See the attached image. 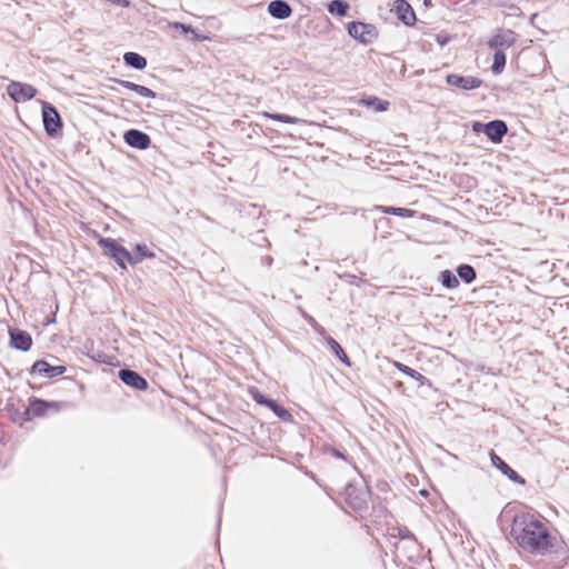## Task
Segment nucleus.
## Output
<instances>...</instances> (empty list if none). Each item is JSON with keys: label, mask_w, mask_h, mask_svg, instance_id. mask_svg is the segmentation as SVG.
I'll list each match as a JSON object with an SVG mask.
<instances>
[{"label": "nucleus", "mask_w": 569, "mask_h": 569, "mask_svg": "<svg viewBox=\"0 0 569 569\" xmlns=\"http://www.w3.org/2000/svg\"><path fill=\"white\" fill-rule=\"evenodd\" d=\"M136 92L138 94H140L141 97H144V98H150V99H153L156 98V92L152 91L151 89L144 87V86H141V84H138L137 89H136Z\"/></svg>", "instance_id": "nucleus-32"}, {"label": "nucleus", "mask_w": 569, "mask_h": 569, "mask_svg": "<svg viewBox=\"0 0 569 569\" xmlns=\"http://www.w3.org/2000/svg\"><path fill=\"white\" fill-rule=\"evenodd\" d=\"M7 93L14 102L20 103L33 99L37 94V89L28 83L11 81L7 87Z\"/></svg>", "instance_id": "nucleus-7"}, {"label": "nucleus", "mask_w": 569, "mask_h": 569, "mask_svg": "<svg viewBox=\"0 0 569 569\" xmlns=\"http://www.w3.org/2000/svg\"><path fill=\"white\" fill-rule=\"evenodd\" d=\"M397 537L401 540H412L417 541L416 536L407 528V527H397Z\"/></svg>", "instance_id": "nucleus-31"}, {"label": "nucleus", "mask_w": 569, "mask_h": 569, "mask_svg": "<svg viewBox=\"0 0 569 569\" xmlns=\"http://www.w3.org/2000/svg\"><path fill=\"white\" fill-rule=\"evenodd\" d=\"M327 343L331 351L341 360V362L350 366L348 356L346 355L341 346L332 337L327 338Z\"/></svg>", "instance_id": "nucleus-25"}, {"label": "nucleus", "mask_w": 569, "mask_h": 569, "mask_svg": "<svg viewBox=\"0 0 569 569\" xmlns=\"http://www.w3.org/2000/svg\"><path fill=\"white\" fill-rule=\"evenodd\" d=\"M262 261H263V263H264L266 266L270 267V266L272 264L273 259H272V257H271V256H267V257H264V258H263V260H262Z\"/></svg>", "instance_id": "nucleus-38"}, {"label": "nucleus", "mask_w": 569, "mask_h": 569, "mask_svg": "<svg viewBox=\"0 0 569 569\" xmlns=\"http://www.w3.org/2000/svg\"><path fill=\"white\" fill-rule=\"evenodd\" d=\"M67 371L64 366H52L47 360L40 359L36 361L31 369V375H37L46 378H54L63 375Z\"/></svg>", "instance_id": "nucleus-10"}, {"label": "nucleus", "mask_w": 569, "mask_h": 569, "mask_svg": "<svg viewBox=\"0 0 569 569\" xmlns=\"http://www.w3.org/2000/svg\"><path fill=\"white\" fill-rule=\"evenodd\" d=\"M192 36V40H203L204 37H201L194 29L193 32H189Z\"/></svg>", "instance_id": "nucleus-37"}, {"label": "nucleus", "mask_w": 569, "mask_h": 569, "mask_svg": "<svg viewBox=\"0 0 569 569\" xmlns=\"http://www.w3.org/2000/svg\"><path fill=\"white\" fill-rule=\"evenodd\" d=\"M438 41H439L440 44L443 46L445 43H447L448 39L447 38L440 39V37H438Z\"/></svg>", "instance_id": "nucleus-41"}, {"label": "nucleus", "mask_w": 569, "mask_h": 569, "mask_svg": "<svg viewBox=\"0 0 569 569\" xmlns=\"http://www.w3.org/2000/svg\"><path fill=\"white\" fill-rule=\"evenodd\" d=\"M250 395L252 397V399L259 403V405H262V406H268V403L271 401V399L267 398L264 395H262L258 389L256 388H252L250 390Z\"/></svg>", "instance_id": "nucleus-30"}, {"label": "nucleus", "mask_w": 569, "mask_h": 569, "mask_svg": "<svg viewBox=\"0 0 569 569\" xmlns=\"http://www.w3.org/2000/svg\"><path fill=\"white\" fill-rule=\"evenodd\" d=\"M303 317L310 322V323H313L315 322V319L310 316H307L305 312H303Z\"/></svg>", "instance_id": "nucleus-40"}, {"label": "nucleus", "mask_w": 569, "mask_h": 569, "mask_svg": "<svg viewBox=\"0 0 569 569\" xmlns=\"http://www.w3.org/2000/svg\"><path fill=\"white\" fill-rule=\"evenodd\" d=\"M472 131L476 132V133H485L486 131V123H482V122H473L472 123Z\"/></svg>", "instance_id": "nucleus-35"}, {"label": "nucleus", "mask_w": 569, "mask_h": 569, "mask_svg": "<svg viewBox=\"0 0 569 569\" xmlns=\"http://www.w3.org/2000/svg\"><path fill=\"white\" fill-rule=\"evenodd\" d=\"M114 81L120 84L121 87L126 88V89H129L131 91H134L136 92V89L138 87L137 83L134 82H131V81H128V80H120V79H114Z\"/></svg>", "instance_id": "nucleus-33"}, {"label": "nucleus", "mask_w": 569, "mask_h": 569, "mask_svg": "<svg viewBox=\"0 0 569 569\" xmlns=\"http://www.w3.org/2000/svg\"><path fill=\"white\" fill-rule=\"evenodd\" d=\"M327 10L330 14L345 17L349 10V3L345 0H332L328 3Z\"/></svg>", "instance_id": "nucleus-21"}, {"label": "nucleus", "mask_w": 569, "mask_h": 569, "mask_svg": "<svg viewBox=\"0 0 569 569\" xmlns=\"http://www.w3.org/2000/svg\"><path fill=\"white\" fill-rule=\"evenodd\" d=\"M268 12L272 18L283 20L291 16L292 9L284 0H273L268 4Z\"/></svg>", "instance_id": "nucleus-17"}, {"label": "nucleus", "mask_w": 569, "mask_h": 569, "mask_svg": "<svg viewBox=\"0 0 569 569\" xmlns=\"http://www.w3.org/2000/svg\"><path fill=\"white\" fill-rule=\"evenodd\" d=\"M10 346L17 350L28 351L32 347V338L29 332L20 329H10Z\"/></svg>", "instance_id": "nucleus-13"}, {"label": "nucleus", "mask_w": 569, "mask_h": 569, "mask_svg": "<svg viewBox=\"0 0 569 569\" xmlns=\"http://www.w3.org/2000/svg\"><path fill=\"white\" fill-rule=\"evenodd\" d=\"M267 408H269L281 420L288 421L291 418V413L284 407L280 406L276 400L271 399Z\"/></svg>", "instance_id": "nucleus-27"}, {"label": "nucleus", "mask_w": 569, "mask_h": 569, "mask_svg": "<svg viewBox=\"0 0 569 569\" xmlns=\"http://www.w3.org/2000/svg\"><path fill=\"white\" fill-rule=\"evenodd\" d=\"M119 379L127 386L136 390H146L148 388L147 380L137 371L131 369H121L119 371Z\"/></svg>", "instance_id": "nucleus-14"}, {"label": "nucleus", "mask_w": 569, "mask_h": 569, "mask_svg": "<svg viewBox=\"0 0 569 569\" xmlns=\"http://www.w3.org/2000/svg\"><path fill=\"white\" fill-rule=\"evenodd\" d=\"M510 533L521 549L536 556L552 552L557 545L548 522L532 513L516 515Z\"/></svg>", "instance_id": "nucleus-1"}, {"label": "nucleus", "mask_w": 569, "mask_h": 569, "mask_svg": "<svg viewBox=\"0 0 569 569\" xmlns=\"http://www.w3.org/2000/svg\"><path fill=\"white\" fill-rule=\"evenodd\" d=\"M517 41V34L510 29L499 28L495 31L487 44L495 51H503L512 47Z\"/></svg>", "instance_id": "nucleus-5"}, {"label": "nucleus", "mask_w": 569, "mask_h": 569, "mask_svg": "<svg viewBox=\"0 0 569 569\" xmlns=\"http://www.w3.org/2000/svg\"><path fill=\"white\" fill-rule=\"evenodd\" d=\"M174 29H180L182 33L189 34V32H193V28L188 24H183L181 22H174L173 23Z\"/></svg>", "instance_id": "nucleus-34"}, {"label": "nucleus", "mask_w": 569, "mask_h": 569, "mask_svg": "<svg viewBox=\"0 0 569 569\" xmlns=\"http://www.w3.org/2000/svg\"><path fill=\"white\" fill-rule=\"evenodd\" d=\"M257 243H259L260 246H262V242H266L267 246H270L269 241L267 240V238L263 236L262 231H259L257 234H256V240H254Z\"/></svg>", "instance_id": "nucleus-36"}, {"label": "nucleus", "mask_w": 569, "mask_h": 569, "mask_svg": "<svg viewBox=\"0 0 569 569\" xmlns=\"http://www.w3.org/2000/svg\"><path fill=\"white\" fill-rule=\"evenodd\" d=\"M267 117L274 119L277 121L286 122V123H297L299 121L298 118L291 117L283 113H264Z\"/></svg>", "instance_id": "nucleus-29"}, {"label": "nucleus", "mask_w": 569, "mask_h": 569, "mask_svg": "<svg viewBox=\"0 0 569 569\" xmlns=\"http://www.w3.org/2000/svg\"><path fill=\"white\" fill-rule=\"evenodd\" d=\"M345 497L347 503L355 510H362L367 507L369 499V491L365 488H357L353 485H348L345 489Z\"/></svg>", "instance_id": "nucleus-8"}, {"label": "nucleus", "mask_w": 569, "mask_h": 569, "mask_svg": "<svg viewBox=\"0 0 569 569\" xmlns=\"http://www.w3.org/2000/svg\"><path fill=\"white\" fill-rule=\"evenodd\" d=\"M61 409V403L57 401H47L39 398L30 399L29 406L24 410V420L32 418H40L47 416L49 412H58Z\"/></svg>", "instance_id": "nucleus-2"}, {"label": "nucleus", "mask_w": 569, "mask_h": 569, "mask_svg": "<svg viewBox=\"0 0 569 569\" xmlns=\"http://www.w3.org/2000/svg\"><path fill=\"white\" fill-rule=\"evenodd\" d=\"M333 456L337 458H345L342 453H340L338 450L332 451Z\"/></svg>", "instance_id": "nucleus-39"}, {"label": "nucleus", "mask_w": 569, "mask_h": 569, "mask_svg": "<svg viewBox=\"0 0 569 569\" xmlns=\"http://www.w3.org/2000/svg\"><path fill=\"white\" fill-rule=\"evenodd\" d=\"M446 82L449 86L457 87L462 90H475L481 87L482 80L472 76H461L457 73H450L446 78Z\"/></svg>", "instance_id": "nucleus-9"}, {"label": "nucleus", "mask_w": 569, "mask_h": 569, "mask_svg": "<svg viewBox=\"0 0 569 569\" xmlns=\"http://www.w3.org/2000/svg\"><path fill=\"white\" fill-rule=\"evenodd\" d=\"M377 211H380L386 214H393L401 218H412L416 214L415 210L408 208H397V207H387V206H376L373 208Z\"/></svg>", "instance_id": "nucleus-19"}, {"label": "nucleus", "mask_w": 569, "mask_h": 569, "mask_svg": "<svg viewBox=\"0 0 569 569\" xmlns=\"http://www.w3.org/2000/svg\"><path fill=\"white\" fill-rule=\"evenodd\" d=\"M457 274L466 283H471L477 277L475 268L467 263L460 264L457 268Z\"/></svg>", "instance_id": "nucleus-23"}, {"label": "nucleus", "mask_w": 569, "mask_h": 569, "mask_svg": "<svg viewBox=\"0 0 569 569\" xmlns=\"http://www.w3.org/2000/svg\"><path fill=\"white\" fill-rule=\"evenodd\" d=\"M348 33L363 44L371 43L378 37L377 28L370 23L352 21L348 23Z\"/></svg>", "instance_id": "nucleus-3"}, {"label": "nucleus", "mask_w": 569, "mask_h": 569, "mask_svg": "<svg viewBox=\"0 0 569 569\" xmlns=\"http://www.w3.org/2000/svg\"><path fill=\"white\" fill-rule=\"evenodd\" d=\"M106 253L110 256L120 268L126 269V261L129 262V250L119 244L114 239L104 238L100 240Z\"/></svg>", "instance_id": "nucleus-6"}, {"label": "nucleus", "mask_w": 569, "mask_h": 569, "mask_svg": "<svg viewBox=\"0 0 569 569\" xmlns=\"http://www.w3.org/2000/svg\"><path fill=\"white\" fill-rule=\"evenodd\" d=\"M366 104L372 107L376 111H386L389 107L388 101L380 100L378 98H370L365 100Z\"/></svg>", "instance_id": "nucleus-28"}, {"label": "nucleus", "mask_w": 569, "mask_h": 569, "mask_svg": "<svg viewBox=\"0 0 569 569\" xmlns=\"http://www.w3.org/2000/svg\"><path fill=\"white\" fill-rule=\"evenodd\" d=\"M506 61H507V58H506V54L503 51H495L493 53V63L491 66V71L495 73V74H500L503 69H505V66H506Z\"/></svg>", "instance_id": "nucleus-26"}, {"label": "nucleus", "mask_w": 569, "mask_h": 569, "mask_svg": "<svg viewBox=\"0 0 569 569\" xmlns=\"http://www.w3.org/2000/svg\"><path fill=\"white\" fill-rule=\"evenodd\" d=\"M491 463L495 468L501 471L508 479L518 485H525L526 480L517 471H515L502 458H500L493 450L489 453Z\"/></svg>", "instance_id": "nucleus-11"}, {"label": "nucleus", "mask_w": 569, "mask_h": 569, "mask_svg": "<svg viewBox=\"0 0 569 569\" xmlns=\"http://www.w3.org/2000/svg\"><path fill=\"white\" fill-rule=\"evenodd\" d=\"M423 4H425L426 7L431 6V0H423Z\"/></svg>", "instance_id": "nucleus-42"}, {"label": "nucleus", "mask_w": 569, "mask_h": 569, "mask_svg": "<svg viewBox=\"0 0 569 569\" xmlns=\"http://www.w3.org/2000/svg\"><path fill=\"white\" fill-rule=\"evenodd\" d=\"M42 121L48 136L54 137L62 129V121L57 109L49 102L42 103Z\"/></svg>", "instance_id": "nucleus-4"}, {"label": "nucleus", "mask_w": 569, "mask_h": 569, "mask_svg": "<svg viewBox=\"0 0 569 569\" xmlns=\"http://www.w3.org/2000/svg\"><path fill=\"white\" fill-rule=\"evenodd\" d=\"M124 63L136 70H143L147 67V59L137 52H127L123 56Z\"/></svg>", "instance_id": "nucleus-20"}, {"label": "nucleus", "mask_w": 569, "mask_h": 569, "mask_svg": "<svg viewBox=\"0 0 569 569\" xmlns=\"http://www.w3.org/2000/svg\"><path fill=\"white\" fill-rule=\"evenodd\" d=\"M439 281L447 289H456L459 286L458 277L451 270L441 271Z\"/></svg>", "instance_id": "nucleus-22"}, {"label": "nucleus", "mask_w": 569, "mask_h": 569, "mask_svg": "<svg viewBox=\"0 0 569 569\" xmlns=\"http://www.w3.org/2000/svg\"><path fill=\"white\" fill-rule=\"evenodd\" d=\"M124 142L131 148L146 150L151 144L150 137L138 129H129L123 134Z\"/></svg>", "instance_id": "nucleus-12"}, {"label": "nucleus", "mask_w": 569, "mask_h": 569, "mask_svg": "<svg viewBox=\"0 0 569 569\" xmlns=\"http://www.w3.org/2000/svg\"><path fill=\"white\" fill-rule=\"evenodd\" d=\"M396 367L401 371L403 372L405 375L411 377L412 379L417 380L421 386L426 385L428 382V379L421 375L420 372H418L417 370L403 365V363H400V362H396Z\"/></svg>", "instance_id": "nucleus-24"}, {"label": "nucleus", "mask_w": 569, "mask_h": 569, "mask_svg": "<svg viewBox=\"0 0 569 569\" xmlns=\"http://www.w3.org/2000/svg\"><path fill=\"white\" fill-rule=\"evenodd\" d=\"M154 253L146 244H136L132 251H129V263L137 264L146 258H153Z\"/></svg>", "instance_id": "nucleus-18"}, {"label": "nucleus", "mask_w": 569, "mask_h": 569, "mask_svg": "<svg viewBox=\"0 0 569 569\" xmlns=\"http://www.w3.org/2000/svg\"><path fill=\"white\" fill-rule=\"evenodd\" d=\"M507 132L508 127L502 120H492L486 123L485 134L493 143H500Z\"/></svg>", "instance_id": "nucleus-15"}, {"label": "nucleus", "mask_w": 569, "mask_h": 569, "mask_svg": "<svg viewBox=\"0 0 569 569\" xmlns=\"http://www.w3.org/2000/svg\"><path fill=\"white\" fill-rule=\"evenodd\" d=\"M393 11L397 18L406 26H413L416 22V13L412 7L406 0H396L393 4Z\"/></svg>", "instance_id": "nucleus-16"}]
</instances>
